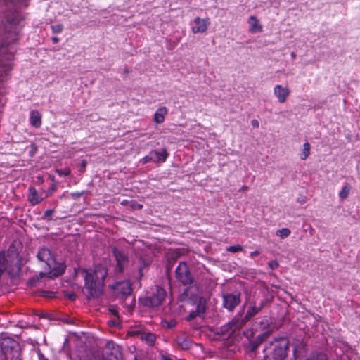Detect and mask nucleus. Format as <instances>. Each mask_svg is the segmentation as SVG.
Wrapping results in <instances>:
<instances>
[{
    "label": "nucleus",
    "mask_w": 360,
    "mask_h": 360,
    "mask_svg": "<svg viewBox=\"0 0 360 360\" xmlns=\"http://www.w3.org/2000/svg\"><path fill=\"white\" fill-rule=\"evenodd\" d=\"M23 26V18L20 13L15 11L8 16L5 25L6 37L0 44V88L4 87V84L10 78L17 50L15 43Z\"/></svg>",
    "instance_id": "f257e3e1"
},
{
    "label": "nucleus",
    "mask_w": 360,
    "mask_h": 360,
    "mask_svg": "<svg viewBox=\"0 0 360 360\" xmlns=\"http://www.w3.org/2000/svg\"><path fill=\"white\" fill-rule=\"evenodd\" d=\"M37 257L42 263L44 271H40L39 275H36L29 280V283L31 285H37L41 278L52 279L64 273L65 265L63 262H58L55 255L49 248H41L37 255Z\"/></svg>",
    "instance_id": "f03ea898"
},
{
    "label": "nucleus",
    "mask_w": 360,
    "mask_h": 360,
    "mask_svg": "<svg viewBox=\"0 0 360 360\" xmlns=\"http://www.w3.org/2000/svg\"><path fill=\"white\" fill-rule=\"evenodd\" d=\"M87 290V298L98 297L102 293L104 281L108 275L107 269L102 266H95L94 270L82 271Z\"/></svg>",
    "instance_id": "7ed1b4c3"
},
{
    "label": "nucleus",
    "mask_w": 360,
    "mask_h": 360,
    "mask_svg": "<svg viewBox=\"0 0 360 360\" xmlns=\"http://www.w3.org/2000/svg\"><path fill=\"white\" fill-rule=\"evenodd\" d=\"M288 341L285 338L269 342L264 349V360H284L287 356Z\"/></svg>",
    "instance_id": "20e7f679"
},
{
    "label": "nucleus",
    "mask_w": 360,
    "mask_h": 360,
    "mask_svg": "<svg viewBox=\"0 0 360 360\" xmlns=\"http://www.w3.org/2000/svg\"><path fill=\"white\" fill-rule=\"evenodd\" d=\"M166 297V291L160 286H156L155 291L153 295L141 299L140 301L145 307H155L160 306Z\"/></svg>",
    "instance_id": "39448f33"
},
{
    "label": "nucleus",
    "mask_w": 360,
    "mask_h": 360,
    "mask_svg": "<svg viewBox=\"0 0 360 360\" xmlns=\"http://www.w3.org/2000/svg\"><path fill=\"white\" fill-rule=\"evenodd\" d=\"M1 348L5 360H20L18 359V345L15 340H4Z\"/></svg>",
    "instance_id": "423d86ee"
},
{
    "label": "nucleus",
    "mask_w": 360,
    "mask_h": 360,
    "mask_svg": "<svg viewBox=\"0 0 360 360\" xmlns=\"http://www.w3.org/2000/svg\"><path fill=\"white\" fill-rule=\"evenodd\" d=\"M176 279L183 285H190L193 283V278L186 262H181L175 271Z\"/></svg>",
    "instance_id": "0eeeda50"
},
{
    "label": "nucleus",
    "mask_w": 360,
    "mask_h": 360,
    "mask_svg": "<svg viewBox=\"0 0 360 360\" xmlns=\"http://www.w3.org/2000/svg\"><path fill=\"white\" fill-rule=\"evenodd\" d=\"M240 302V293L235 292L223 295V305L229 311H233Z\"/></svg>",
    "instance_id": "6e6552de"
},
{
    "label": "nucleus",
    "mask_w": 360,
    "mask_h": 360,
    "mask_svg": "<svg viewBox=\"0 0 360 360\" xmlns=\"http://www.w3.org/2000/svg\"><path fill=\"white\" fill-rule=\"evenodd\" d=\"M250 319L248 318L247 314L245 316L243 315H236L229 323L226 332L228 333H233L236 330L240 329L246 322Z\"/></svg>",
    "instance_id": "1a4fd4ad"
},
{
    "label": "nucleus",
    "mask_w": 360,
    "mask_h": 360,
    "mask_svg": "<svg viewBox=\"0 0 360 360\" xmlns=\"http://www.w3.org/2000/svg\"><path fill=\"white\" fill-rule=\"evenodd\" d=\"M210 24V20L208 18H200L196 17L193 20L191 31L193 34L204 33L207 31Z\"/></svg>",
    "instance_id": "9d476101"
},
{
    "label": "nucleus",
    "mask_w": 360,
    "mask_h": 360,
    "mask_svg": "<svg viewBox=\"0 0 360 360\" xmlns=\"http://www.w3.org/2000/svg\"><path fill=\"white\" fill-rule=\"evenodd\" d=\"M114 289L118 295H121L125 297L130 296L132 292L131 284L129 281H123L117 283Z\"/></svg>",
    "instance_id": "9b49d317"
},
{
    "label": "nucleus",
    "mask_w": 360,
    "mask_h": 360,
    "mask_svg": "<svg viewBox=\"0 0 360 360\" xmlns=\"http://www.w3.org/2000/svg\"><path fill=\"white\" fill-rule=\"evenodd\" d=\"M153 162H164L166 161L169 154L166 149L162 148L160 151L152 150L150 152Z\"/></svg>",
    "instance_id": "f8f14e48"
},
{
    "label": "nucleus",
    "mask_w": 360,
    "mask_h": 360,
    "mask_svg": "<svg viewBox=\"0 0 360 360\" xmlns=\"http://www.w3.org/2000/svg\"><path fill=\"white\" fill-rule=\"evenodd\" d=\"M250 25L249 32L251 33H257L262 31V26L259 20L255 15H251L248 19Z\"/></svg>",
    "instance_id": "ddd939ff"
},
{
    "label": "nucleus",
    "mask_w": 360,
    "mask_h": 360,
    "mask_svg": "<svg viewBox=\"0 0 360 360\" xmlns=\"http://www.w3.org/2000/svg\"><path fill=\"white\" fill-rule=\"evenodd\" d=\"M266 303L267 300L264 299L258 304V305L255 304L253 306L250 307L246 313L248 318L250 319L257 314H258L262 310V309L266 305Z\"/></svg>",
    "instance_id": "4468645a"
},
{
    "label": "nucleus",
    "mask_w": 360,
    "mask_h": 360,
    "mask_svg": "<svg viewBox=\"0 0 360 360\" xmlns=\"http://www.w3.org/2000/svg\"><path fill=\"white\" fill-rule=\"evenodd\" d=\"M115 256L117 261L116 270L118 272H122L127 261V257L120 251L115 252Z\"/></svg>",
    "instance_id": "2eb2a0df"
},
{
    "label": "nucleus",
    "mask_w": 360,
    "mask_h": 360,
    "mask_svg": "<svg viewBox=\"0 0 360 360\" xmlns=\"http://www.w3.org/2000/svg\"><path fill=\"white\" fill-rule=\"evenodd\" d=\"M28 200L32 205L39 204L42 201L43 198L38 194L34 187L29 188Z\"/></svg>",
    "instance_id": "dca6fc26"
},
{
    "label": "nucleus",
    "mask_w": 360,
    "mask_h": 360,
    "mask_svg": "<svg viewBox=\"0 0 360 360\" xmlns=\"http://www.w3.org/2000/svg\"><path fill=\"white\" fill-rule=\"evenodd\" d=\"M176 342L182 349H188L192 346V341L184 335L176 338Z\"/></svg>",
    "instance_id": "f3484780"
},
{
    "label": "nucleus",
    "mask_w": 360,
    "mask_h": 360,
    "mask_svg": "<svg viewBox=\"0 0 360 360\" xmlns=\"http://www.w3.org/2000/svg\"><path fill=\"white\" fill-rule=\"evenodd\" d=\"M41 115L39 113V112L37 110H33L30 113V124L38 128L41 124Z\"/></svg>",
    "instance_id": "a211bd4d"
},
{
    "label": "nucleus",
    "mask_w": 360,
    "mask_h": 360,
    "mask_svg": "<svg viewBox=\"0 0 360 360\" xmlns=\"http://www.w3.org/2000/svg\"><path fill=\"white\" fill-rule=\"evenodd\" d=\"M167 110L165 107H161L158 108L155 113L154 121L158 124L163 122L165 120V116L167 114Z\"/></svg>",
    "instance_id": "6ab92c4d"
},
{
    "label": "nucleus",
    "mask_w": 360,
    "mask_h": 360,
    "mask_svg": "<svg viewBox=\"0 0 360 360\" xmlns=\"http://www.w3.org/2000/svg\"><path fill=\"white\" fill-rule=\"evenodd\" d=\"M310 144L308 142L303 144V149L300 153L301 160H306L309 157L310 154Z\"/></svg>",
    "instance_id": "aec40b11"
},
{
    "label": "nucleus",
    "mask_w": 360,
    "mask_h": 360,
    "mask_svg": "<svg viewBox=\"0 0 360 360\" xmlns=\"http://www.w3.org/2000/svg\"><path fill=\"white\" fill-rule=\"evenodd\" d=\"M351 186L349 184H345L342 186L341 191L339 193V197L341 200H345L347 198Z\"/></svg>",
    "instance_id": "412c9836"
},
{
    "label": "nucleus",
    "mask_w": 360,
    "mask_h": 360,
    "mask_svg": "<svg viewBox=\"0 0 360 360\" xmlns=\"http://www.w3.org/2000/svg\"><path fill=\"white\" fill-rule=\"evenodd\" d=\"M205 310V307L201 305L198 306V309L195 311H191L188 315V319L192 320L195 319L196 316H199L200 314L203 313Z\"/></svg>",
    "instance_id": "4be33fe9"
},
{
    "label": "nucleus",
    "mask_w": 360,
    "mask_h": 360,
    "mask_svg": "<svg viewBox=\"0 0 360 360\" xmlns=\"http://www.w3.org/2000/svg\"><path fill=\"white\" fill-rule=\"evenodd\" d=\"M290 230L287 228H283L281 229H278L276 231V236L281 237V238H285L288 237L290 235Z\"/></svg>",
    "instance_id": "5701e85b"
},
{
    "label": "nucleus",
    "mask_w": 360,
    "mask_h": 360,
    "mask_svg": "<svg viewBox=\"0 0 360 360\" xmlns=\"http://www.w3.org/2000/svg\"><path fill=\"white\" fill-rule=\"evenodd\" d=\"M141 339L145 340L149 345H153L155 341V336L153 333L143 334Z\"/></svg>",
    "instance_id": "b1692460"
},
{
    "label": "nucleus",
    "mask_w": 360,
    "mask_h": 360,
    "mask_svg": "<svg viewBox=\"0 0 360 360\" xmlns=\"http://www.w3.org/2000/svg\"><path fill=\"white\" fill-rule=\"evenodd\" d=\"M274 94L278 98L280 103H283L289 96V91H274Z\"/></svg>",
    "instance_id": "393cba45"
},
{
    "label": "nucleus",
    "mask_w": 360,
    "mask_h": 360,
    "mask_svg": "<svg viewBox=\"0 0 360 360\" xmlns=\"http://www.w3.org/2000/svg\"><path fill=\"white\" fill-rule=\"evenodd\" d=\"M162 325L165 328L172 329L176 326V321L174 319L165 320L162 322Z\"/></svg>",
    "instance_id": "a878e982"
},
{
    "label": "nucleus",
    "mask_w": 360,
    "mask_h": 360,
    "mask_svg": "<svg viewBox=\"0 0 360 360\" xmlns=\"http://www.w3.org/2000/svg\"><path fill=\"white\" fill-rule=\"evenodd\" d=\"M306 360H327L325 354L322 353H314L312 354Z\"/></svg>",
    "instance_id": "bb28decb"
},
{
    "label": "nucleus",
    "mask_w": 360,
    "mask_h": 360,
    "mask_svg": "<svg viewBox=\"0 0 360 360\" xmlns=\"http://www.w3.org/2000/svg\"><path fill=\"white\" fill-rule=\"evenodd\" d=\"M51 30L55 34H59L63 30V25L62 24H56L51 26Z\"/></svg>",
    "instance_id": "cd10ccee"
},
{
    "label": "nucleus",
    "mask_w": 360,
    "mask_h": 360,
    "mask_svg": "<svg viewBox=\"0 0 360 360\" xmlns=\"http://www.w3.org/2000/svg\"><path fill=\"white\" fill-rule=\"evenodd\" d=\"M226 250L228 252H237L238 251H242L243 250V247L241 245H232V246L228 247Z\"/></svg>",
    "instance_id": "c85d7f7f"
},
{
    "label": "nucleus",
    "mask_w": 360,
    "mask_h": 360,
    "mask_svg": "<svg viewBox=\"0 0 360 360\" xmlns=\"http://www.w3.org/2000/svg\"><path fill=\"white\" fill-rule=\"evenodd\" d=\"M53 212L54 211L53 210H47L44 214L43 219L46 220H51L53 219Z\"/></svg>",
    "instance_id": "c756f323"
},
{
    "label": "nucleus",
    "mask_w": 360,
    "mask_h": 360,
    "mask_svg": "<svg viewBox=\"0 0 360 360\" xmlns=\"http://www.w3.org/2000/svg\"><path fill=\"white\" fill-rule=\"evenodd\" d=\"M57 173L60 176H69L70 174V169L69 168L57 169Z\"/></svg>",
    "instance_id": "7c9ffc66"
},
{
    "label": "nucleus",
    "mask_w": 360,
    "mask_h": 360,
    "mask_svg": "<svg viewBox=\"0 0 360 360\" xmlns=\"http://www.w3.org/2000/svg\"><path fill=\"white\" fill-rule=\"evenodd\" d=\"M152 159H153V157H151L150 155V153H149V154L148 155H146L145 157H143L141 160V162L142 164H147L150 162H153L152 161Z\"/></svg>",
    "instance_id": "2f4dec72"
},
{
    "label": "nucleus",
    "mask_w": 360,
    "mask_h": 360,
    "mask_svg": "<svg viewBox=\"0 0 360 360\" xmlns=\"http://www.w3.org/2000/svg\"><path fill=\"white\" fill-rule=\"evenodd\" d=\"M268 265L271 270H274L278 267V262L276 260H271Z\"/></svg>",
    "instance_id": "473e14b6"
},
{
    "label": "nucleus",
    "mask_w": 360,
    "mask_h": 360,
    "mask_svg": "<svg viewBox=\"0 0 360 360\" xmlns=\"http://www.w3.org/2000/svg\"><path fill=\"white\" fill-rule=\"evenodd\" d=\"M6 269L5 259L4 258L0 259V277L1 276L3 272Z\"/></svg>",
    "instance_id": "72a5a7b5"
},
{
    "label": "nucleus",
    "mask_w": 360,
    "mask_h": 360,
    "mask_svg": "<svg viewBox=\"0 0 360 360\" xmlns=\"http://www.w3.org/2000/svg\"><path fill=\"white\" fill-rule=\"evenodd\" d=\"M86 165H87V162L86 160H82L81 161L80 165H79V172H82V173L84 172Z\"/></svg>",
    "instance_id": "f704fd0d"
},
{
    "label": "nucleus",
    "mask_w": 360,
    "mask_h": 360,
    "mask_svg": "<svg viewBox=\"0 0 360 360\" xmlns=\"http://www.w3.org/2000/svg\"><path fill=\"white\" fill-rule=\"evenodd\" d=\"M84 194V192L82 191V192H75V193H72L70 194L72 198H73L74 200H76L77 198H79V197H81L82 195H83Z\"/></svg>",
    "instance_id": "c9c22d12"
},
{
    "label": "nucleus",
    "mask_w": 360,
    "mask_h": 360,
    "mask_svg": "<svg viewBox=\"0 0 360 360\" xmlns=\"http://www.w3.org/2000/svg\"><path fill=\"white\" fill-rule=\"evenodd\" d=\"M56 190V186L53 184L51 186V188L46 191V195H51L53 192H55Z\"/></svg>",
    "instance_id": "e433bc0d"
},
{
    "label": "nucleus",
    "mask_w": 360,
    "mask_h": 360,
    "mask_svg": "<svg viewBox=\"0 0 360 360\" xmlns=\"http://www.w3.org/2000/svg\"><path fill=\"white\" fill-rule=\"evenodd\" d=\"M55 292H49V291H44L43 295L45 297H52L54 296Z\"/></svg>",
    "instance_id": "4c0bfd02"
},
{
    "label": "nucleus",
    "mask_w": 360,
    "mask_h": 360,
    "mask_svg": "<svg viewBox=\"0 0 360 360\" xmlns=\"http://www.w3.org/2000/svg\"><path fill=\"white\" fill-rule=\"evenodd\" d=\"M69 300H75L76 298V295L74 293H69L65 295Z\"/></svg>",
    "instance_id": "58836bf2"
},
{
    "label": "nucleus",
    "mask_w": 360,
    "mask_h": 360,
    "mask_svg": "<svg viewBox=\"0 0 360 360\" xmlns=\"http://www.w3.org/2000/svg\"><path fill=\"white\" fill-rule=\"evenodd\" d=\"M251 124H252V127H254L255 128H258L259 127V122L257 120H252L251 121Z\"/></svg>",
    "instance_id": "ea45409f"
},
{
    "label": "nucleus",
    "mask_w": 360,
    "mask_h": 360,
    "mask_svg": "<svg viewBox=\"0 0 360 360\" xmlns=\"http://www.w3.org/2000/svg\"><path fill=\"white\" fill-rule=\"evenodd\" d=\"M51 41L53 44H57L59 41V38L58 37H52Z\"/></svg>",
    "instance_id": "a19ab883"
},
{
    "label": "nucleus",
    "mask_w": 360,
    "mask_h": 360,
    "mask_svg": "<svg viewBox=\"0 0 360 360\" xmlns=\"http://www.w3.org/2000/svg\"><path fill=\"white\" fill-rule=\"evenodd\" d=\"M267 335H268V332H267V333H264V334H262V335H259L258 336V338H258L259 340H260L261 341H262V340H264V338L265 336H267Z\"/></svg>",
    "instance_id": "79ce46f5"
},
{
    "label": "nucleus",
    "mask_w": 360,
    "mask_h": 360,
    "mask_svg": "<svg viewBox=\"0 0 360 360\" xmlns=\"http://www.w3.org/2000/svg\"><path fill=\"white\" fill-rule=\"evenodd\" d=\"M107 347H109V348L114 349L115 348V344H114L113 342H108L107 343Z\"/></svg>",
    "instance_id": "37998d69"
},
{
    "label": "nucleus",
    "mask_w": 360,
    "mask_h": 360,
    "mask_svg": "<svg viewBox=\"0 0 360 360\" xmlns=\"http://www.w3.org/2000/svg\"><path fill=\"white\" fill-rule=\"evenodd\" d=\"M38 357H39V360H47L46 359L44 358V356H43V354H41V352H38Z\"/></svg>",
    "instance_id": "c03bdc74"
},
{
    "label": "nucleus",
    "mask_w": 360,
    "mask_h": 360,
    "mask_svg": "<svg viewBox=\"0 0 360 360\" xmlns=\"http://www.w3.org/2000/svg\"><path fill=\"white\" fill-rule=\"evenodd\" d=\"M274 90H285L281 85H276Z\"/></svg>",
    "instance_id": "a18cd8bd"
},
{
    "label": "nucleus",
    "mask_w": 360,
    "mask_h": 360,
    "mask_svg": "<svg viewBox=\"0 0 360 360\" xmlns=\"http://www.w3.org/2000/svg\"><path fill=\"white\" fill-rule=\"evenodd\" d=\"M259 255V252H258V251H254V252H252L250 253V256H251L252 257H255V256H257V255Z\"/></svg>",
    "instance_id": "49530a36"
},
{
    "label": "nucleus",
    "mask_w": 360,
    "mask_h": 360,
    "mask_svg": "<svg viewBox=\"0 0 360 360\" xmlns=\"http://www.w3.org/2000/svg\"><path fill=\"white\" fill-rule=\"evenodd\" d=\"M290 56H291V58H292V59H295V58H296V54H295V52H292V53H290Z\"/></svg>",
    "instance_id": "de8ad7c7"
},
{
    "label": "nucleus",
    "mask_w": 360,
    "mask_h": 360,
    "mask_svg": "<svg viewBox=\"0 0 360 360\" xmlns=\"http://www.w3.org/2000/svg\"><path fill=\"white\" fill-rule=\"evenodd\" d=\"M162 360H172V359L169 357H168V356H163L162 357Z\"/></svg>",
    "instance_id": "09e8293b"
},
{
    "label": "nucleus",
    "mask_w": 360,
    "mask_h": 360,
    "mask_svg": "<svg viewBox=\"0 0 360 360\" xmlns=\"http://www.w3.org/2000/svg\"><path fill=\"white\" fill-rule=\"evenodd\" d=\"M111 312L115 315V316H117V311L115 310V309H112L111 310Z\"/></svg>",
    "instance_id": "8fccbe9b"
},
{
    "label": "nucleus",
    "mask_w": 360,
    "mask_h": 360,
    "mask_svg": "<svg viewBox=\"0 0 360 360\" xmlns=\"http://www.w3.org/2000/svg\"><path fill=\"white\" fill-rule=\"evenodd\" d=\"M142 207H143V206H142L141 205H137V207H138L139 209H141V208H142Z\"/></svg>",
    "instance_id": "3c124183"
},
{
    "label": "nucleus",
    "mask_w": 360,
    "mask_h": 360,
    "mask_svg": "<svg viewBox=\"0 0 360 360\" xmlns=\"http://www.w3.org/2000/svg\"><path fill=\"white\" fill-rule=\"evenodd\" d=\"M139 271H140V274H141V271H142V268L141 267L139 269Z\"/></svg>",
    "instance_id": "603ef678"
}]
</instances>
